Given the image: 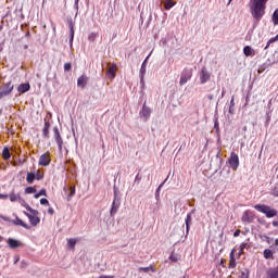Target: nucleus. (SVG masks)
<instances>
[{
	"instance_id": "obj_1",
	"label": "nucleus",
	"mask_w": 278,
	"mask_h": 278,
	"mask_svg": "<svg viewBox=\"0 0 278 278\" xmlns=\"http://www.w3.org/2000/svg\"><path fill=\"white\" fill-rule=\"evenodd\" d=\"M266 3H268V0H250V12L252 18L255 21V25H260V21L264 18L266 14Z\"/></svg>"
},
{
	"instance_id": "obj_2",
	"label": "nucleus",
	"mask_w": 278,
	"mask_h": 278,
	"mask_svg": "<svg viewBox=\"0 0 278 278\" xmlns=\"http://www.w3.org/2000/svg\"><path fill=\"white\" fill-rule=\"evenodd\" d=\"M254 210H256V212H261V214H265L266 218H275L278 214L277 210L266 204H255Z\"/></svg>"
},
{
	"instance_id": "obj_3",
	"label": "nucleus",
	"mask_w": 278,
	"mask_h": 278,
	"mask_svg": "<svg viewBox=\"0 0 278 278\" xmlns=\"http://www.w3.org/2000/svg\"><path fill=\"white\" fill-rule=\"evenodd\" d=\"M12 90H14V85H12L11 81L3 84V86L0 88V99L11 94Z\"/></svg>"
},
{
	"instance_id": "obj_4",
	"label": "nucleus",
	"mask_w": 278,
	"mask_h": 278,
	"mask_svg": "<svg viewBox=\"0 0 278 278\" xmlns=\"http://www.w3.org/2000/svg\"><path fill=\"white\" fill-rule=\"evenodd\" d=\"M241 220L247 225H251V223L255 220V213H253L251 210L244 211L241 216Z\"/></svg>"
},
{
	"instance_id": "obj_5",
	"label": "nucleus",
	"mask_w": 278,
	"mask_h": 278,
	"mask_svg": "<svg viewBox=\"0 0 278 278\" xmlns=\"http://www.w3.org/2000/svg\"><path fill=\"white\" fill-rule=\"evenodd\" d=\"M228 164L232 170H238V166H240V157L235 152H231L230 157L228 159Z\"/></svg>"
},
{
	"instance_id": "obj_6",
	"label": "nucleus",
	"mask_w": 278,
	"mask_h": 278,
	"mask_svg": "<svg viewBox=\"0 0 278 278\" xmlns=\"http://www.w3.org/2000/svg\"><path fill=\"white\" fill-rule=\"evenodd\" d=\"M53 134H54V140L59 147V151H62V144H64V141L62 140V135H60V129L58 127H54Z\"/></svg>"
},
{
	"instance_id": "obj_7",
	"label": "nucleus",
	"mask_w": 278,
	"mask_h": 278,
	"mask_svg": "<svg viewBox=\"0 0 278 278\" xmlns=\"http://www.w3.org/2000/svg\"><path fill=\"white\" fill-rule=\"evenodd\" d=\"M25 216H27L30 225H33V227H36V225H38L40 223V217H37V215L34 214H29L27 212L24 211Z\"/></svg>"
},
{
	"instance_id": "obj_8",
	"label": "nucleus",
	"mask_w": 278,
	"mask_h": 278,
	"mask_svg": "<svg viewBox=\"0 0 278 278\" xmlns=\"http://www.w3.org/2000/svg\"><path fill=\"white\" fill-rule=\"evenodd\" d=\"M68 28H70V45L73 46V40L75 38V22L73 20H68Z\"/></svg>"
},
{
	"instance_id": "obj_9",
	"label": "nucleus",
	"mask_w": 278,
	"mask_h": 278,
	"mask_svg": "<svg viewBox=\"0 0 278 278\" xmlns=\"http://www.w3.org/2000/svg\"><path fill=\"white\" fill-rule=\"evenodd\" d=\"M51 164V156L49 154H42L39 157V166H49Z\"/></svg>"
},
{
	"instance_id": "obj_10",
	"label": "nucleus",
	"mask_w": 278,
	"mask_h": 278,
	"mask_svg": "<svg viewBox=\"0 0 278 278\" xmlns=\"http://www.w3.org/2000/svg\"><path fill=\"white\" fill-rule=\"evenodd\" d=\"M140 116L146 118V121H148L150 118V116H151V109L149 106H147V103L143 104L142 110L140 112Z\"/></svg>"
},
{
	"instance_id": "obj_11",
	"label": "nucleus",
	"mask_w": 278,
	"mask_h": 278,
	"mask_svg": "<svg viewBox=\"0 0 278 278\" xmlns=\"http://www.w3.org/2000/svg\"><path fill=\"white\" fill-rule=\"evenodd\" d=\"M88 84V77L86 75H81L78 79H77V86L78 88H86Z\"/></svg>"
},
{
	"instance_id": "obj_12",
	"label": "nucleus",
	"mask_w": 278,
	"mask_h": 278,
	"mask_svg": "<svg viewBox=\"0 0 278 278\" xmlns=\"http://www.w3.org/2000/svg\"><path fill=\"white\" fill-rule=\"evenodd\" d=\"M29 83H24V84H21L18 87H17V92H21V94H25V92H29Z\"/></svg>"
},
{
	"instance_id": "obj_13",
	"label": "nucleus",
	"mask_w": 278,
	"mask_h": 278,
	"mask_svg": "<svg viewBox=\"0 0 278 278\" xmlns=\"http://www.w3.org/2000/svg\"><path fill=\"white\" fill-rule=\"evenodd\" d=\"M7 242L10 249H18L21 247V242L16 239L9 238Z\"/></svg>"
},
{
	"instance_id": "obj_14",
	"label": "nucleus",
	"mask_w": 278,
	"mask_h": 278,
	"mask_svg": "<svg viewBox=\"0 0 278 278\" xmlns=\"http://www.w3.org/2000/svg\"><path fill=\"white\" fill-rule=\"evenodd\" d=\"M243 53L247 58H251V56L255 55V50H253V48H251V46H245L243 48Z\"/></svg>"
},
{
	"instance_id": "obj_15",
	"label": "nucleus",
	"mask_w": 278,
	"mask_h": 278,
	"mask_svg": "<svg viewBox=\"0 0 278 278\" xmlns=\"http://www.w3.org/2000/svg\"><path fill=\"white\" fill-rule=\"evenodd\" d=\"M210 72L202 71L200 75L201 84H206L207 81H210Z\"/></svg>"
},
{
	"instance_id": "obj_16",
	"label": "nucleus",
	"mask_w": 278,
	"mask_h": 278,
	"mask_svg": "<svg viewBox=\"0 0 278 278\" xmlns=\"http://www.w3.org/2000/svg\"><path fill=\"white\" fill-rule=\"evenodd\" d=\"M192 72H189L187 74H182L180 77V86H184L185 84H188V80L191 79Z\"/></svg>"
},
{
	"instance_id": "obj_17",
	"label": "nucleus",
	"mask_w": 278,
	"mask_h": 278,
	"mask_svg": "<svg viewBox=\"0 0 278 278\" xmlns=\"http://www.w3.org/2000/svg\"><path fill=\"white\" fill-rule=\"evenodd\" d=\"M267 276L269 278H278V266L269 268L267 270Z\"/></svg>"
},
{
	"instance_id": "obj_18",
	"label": "nucleus",
	"mask_w": 278,
	"mask_h": 278,
	"mask_svg": "<svg viewBox=\"0 0 278 278\" xmlns=\"http://www.w3.org/2000/svg\"><path fill=\"white\" fill-rule=\"evenodd\" d=\"M51 127V124L49 122H47V119H45V125L42 128V136L43 138H49V129Z\"/></svg>"
},
{
	"instance_id": "obj_19",
	"label": "nucleus",
	"mask_w": 278,
	"mask_h": 278,
	"mask_svg": "<svg viewBox=\"0 0 278 278\" xmlns=\"http://www.w3.org/2000/svg\"><path fill=\"white\" fill-rule=\"evenodd\" d=\"M13 225H17L20 227H24V229H29V225H27L25 222H23L21 218L16 217L13 220Z\"/></svg>"
},
{
	"instance_id": "obj_20",
	"label": "nucleus",
	"mask_w": 278,
	"mask_h": 278,
	"mask_svg": "<svg viewBox=\"0 0 278 278\" xmlns=\"http://www.w3.org/2000/svg\"><path fill=\"white\" fill-rule=\"evenodd\" d=\"M273 255H275V253L270 249H265L263 252V256L265 257V260H273Z\"/></svg>"
},
{
	"instance_id": "obj_21",
	"label": "nucleus",
	"mask_w": 278,
	"mask_h": 278,
	"mask_svg": "<svg viewBox=\"0 0 278 278\" xmlns=\"http://www.w3.org/2000/svg\"><path fill=\"white\" fill-rule=\"evenodd\" d=\"M35 179H36V173L34 172L27 173V176H26L27 184H34Z\"/></svg>"
},
{
	"instance_id": "obj_22",
	"label": "nucleus",
	"mask_w": 278,
	"mask_h": 278,
	"mask_svg": "<svg viewBox=\"0 0 278 278\" xmlns=\"http://www.w3.org/2000/svg\"><path fill=\"white\" fill-rule=\"evenodd\" d=\"M9 199L12 203H16V201H20L21 194H16L14 192L9 194Z\"/></svg>"
},
{
	"instance_id": "obj_23",
	"label": "nucleus",
	"mask_w": 278,
	"mask_h": 278,
	"mask_svg": "<svg viewBox=\"0 0 278 278\" xmlns=\"http://www.w3.org/2000/svg\"><path fill=\"white\" fill-rule=\"evenodd\" d=\"M176 3L177 2L173 0H165L164 8L165 10H170L172 8H174V5H176Z\"/></svg>"
},
{
	"instance_id": "obj_24",
	"label": "nucleus",
	"mask_w": 278,
	"mask_h": 278,
	"mask_svg": "<svg viewBox=\"0 0 278 278\" xmlns=\"http://www.w3.org/2000/svg\"><path fill=\"white\" fill-rule=\"evenodd\" d=\"M149 270H151V273H155V268L153 267V265H150L148 267H139V273H149Z\"/></svg>"
},
{
	"instance_id": "obj_25",
	"label": "nucleus",
	"mask_w": 278,
	"mask_h": 278,
	"mask_svg": "<svg viewBox=\"0 0 278 278\" xmlns=\"http://www.w3.org/2000/svg\"><path fill=\"white\" fill-rule=\"evenodd\" d=\"M2 157H3V160H10V157H12V155L10 154V149L9 148H3Z\"/></svg>"
},
{
	"instance_id": "obj_26",
	"label": "nucleus",
	"mask_w": 278,
	"mask_h": 278,
	"mask_svg": "<svg viewBox=\"0 0 278 278\" xmlns=\"http://www.w3.org/2000/svg\"><path fill=\"white\" fill-rule=\"evenodd\" d=\"M190 225H192V216L190 214L187 215L186 218V229H187V233L188 231H190Z\"/></svg>"
},
{
	"instance_id": "obj_27",
	"label": "nucleus",
	"mask_w": 278,
	"mask_h": 278,
	"mask_svg": "<svg viewBox=\"0 0 278 278\" xmlns=\"http://www.w3.org/2000/svg\"><path fill=\"white\" fill-rule=\"evenodd\" d=\"M118 206H119V203L116 202V200L113 201V204H112V208H111V214L114 215L116 214V212H118Z\"/></svg>"
},
{
	"instance_id": "obj_28",
	"label": "nucleus",
	"mask_w": 278,
	"mask_h": 278,
	"mask_svg": "<svg viewBox=\"0 0 278 278\" xmlns=\"http://www.w3.org/2000/svg\"><path fill=\"white\" fill-rule=\"evenodd\" d=\"M25 208H26L27 212H29L30 214H34V216H38V211L31 208V206H29V204H25Z\"/></svg>"
},
{
	"instance_id": "obj_29",
	"label": "nucleus",
	"mask_w": 278,
	"mask_h": 278,
	"mask_svg": "<svg viewBox=\"0 0 278 278\" xmlns=\"http://www.w3.org/2000/svg\"><path fill=\"white\" fill-rule=\"evenodd\" d=\"M278 41V35H276L274 38H270L268 41H267V45L265 47V50L268 49V47H270V45H273V42H277Z\"/></svg>"
},
{
	"instance_id": "obj_30",
	"label": "nucleus",
	"mask_w": 278,
	"mask_h": 278,
	"mask_svg": "<svg viewBox=\"0 0 278 278\" xmlns=\"http://www.w3.org/2000/svg\"><path fill=\"white\" fill-rule=\"evenodd\" d=\"M73 197H75V186H72L70 188V193L67 195V201H71V199H73Z\"/></svg>"
},
{
	"instance_id": "obj_31",
	"label": "nucleus",
	"mask_w": 278,
	"mask_h": 278,
	"mask_svg": "<svg viewBox=\"0 0 278 278\" xmlns=\"http://www.w3.org/2000/svg\"><path fill=\"white\" fill-rule=\"evenodd\" d=\"M40 197H47V190L41 189L38 193L35 194L36 199H40Z\"/></svg>"
},
{
	"instance_id": "obj_32",
	"label": "nucleus",
	"mask_w": 278,
	"mask_h": 278,
	"mask_svg": "<svg viewBox=\"0 0 278 278\" xmlns=\"http://www.w3.org/2000/svg\"><path fill=\"white\" fill-rule=\"evenodd\" d=\"M271 194H273V197H278V184H275L271 187Z\"/></svg>"
},
{
	"instance_id": "obj_33",
	"label": "nucleus",
	"mask_w": 278,
	"mask_h": 278,
	"mask_svg": "<svg viewBox=\"0 0 278 278\" xmlns=\"http://www.w3.org/2000/svg\"><path fill=\"white\" fill-rule=\"evenodd\" d=\"M105 77H109L110 79H114V77H116V72L114 71H108L105 73Z\"/></svg>"
},
{
	"instance_id": "obj_34",
	"label": "nucleus",
	"mask_w": 278,
	"mask_h": 278,
	"mask_svg": "<svg viewBox=\"0 0 278 278\" xmlns=\"http://www.w3.org/2000/svg\"><path fill=\"white\" fill-rule=\"evenodd\" d=\"M273 23H274V25L278 24V9H276L273 14Z\"/></svg>"
},
{
	"instance_id": "obj_35",
	"label": "nucleus",
	"mask_w": 278,
	"mask_h": 278,
	"mask_svg": "<svg viewBox=\"0 0 278 278\" xmlns=\"http://www.w3.org/2000/svg\"><path fill=\"white\" fill-rule=\"evenodd\" d=\"M67 244L68 247H71V249H75V244H77V239H68Z\"/></svg>"
},
{
	"instance_id": "obj_36",
	"label": "nucleus",
	"mask_w": 278,
	"mask_h": 278,
	"mask_svg": "<svg viewBox=\"0 0 278 278\" xmlns=\"http://www.w3.org/2000/svg\"><path fill=\"white\" fill-rule=\"evenodd\" d=\"M35 192H36V188H34V187H27L25 189L26 194H35Z\"/></svg>"
},
{
	"instance_id": "obj_37",
	"label": "nucleus",
	"mask_w": 278,
	"mask_h": 278,
	"mask_svg": "<svg viewBox=\"0 0 278 278\" xmlns=\"http://www.w3.org/2000/svg\"><path fill=\"white\" fill-rule=\"evenodd\" d=\"M88 40L90 42H94V40H97V33H90L88 36Z\"/></svg>"
},
{
	"instance_id": "obj_38",
	"label": "nucleus",
	"mask_w": 278,
	"mask_h": 278,
	"mask_svg": "<svg viewBox=\"0 0 278 278\" xmlns=\"http://www.w3.org/2000/svg\"><path fill=\"white\" fill-rule=\"evenodd\" d=\"M233 108H236V102L233 101V98H232L230 101L229 114H233Z\"/></svg>"
},
{
	"instance_id": "obj_39",
	"label": "nucleus",
	"mask_w": 278,
	"mask_h": 278,
	"mask_svg": "<svg viewBox=\"0 0 278 278\" xmlns=\"http://www.w3.org/2000/svg\"><path fill=\"white\" fill-rule=\"evenodd\" d=\"M228 267L229 268H235L236 267V257L230 258Z\"/></svg>"
},
{
	"instance_id": "obj_40",
	"label": "nucleus",
	"mask_w": 278,
	"mask_h": 278,
	"mask_svg": "<svg viewBox=\"0 0 278 278\" xmlns=\"http://www.w3.org/2000/svg\"><path fill=\"white\" fill-rule=\"evenodd\" d=\"M239 278H249V269H244L243 271H241Z\"/></svg>"
},
{
	"instance_id": "obj_41",
	"label": "nucleus",
	"mask_w": 278,
	"mask_h": 278,
	"mask_svg": "<svg viewBox=\"0 0 278 278\" xmlns=\"http://www.w3.org/2000/svg\"><path fill=\"white\" fill-rule=\"evenodd\" d=\"M35 179H37V181H40V179H45V175L43 174H35Z\"/></svg>"
},
{
	"instance_id": "obj_42",
	"label": "nucleus",
	"mask_w": 278,
	"mask_h": 278,
	"mask_svg": "<svg viewBox=\"0 0 278 278\" xmlns=\"http://www.w3.org/2000/svg\"><path fill=\"white\" fill-rule=\"evenodd\" d=\"M140 77H141L140 84L141 86H144V72L140 73Z\"/></svg>"
},
{
	"instance_id": "obj_43",
	"label": "nucleus",
	"mask_w": 278,
	"mask_h": 278,
	"mask_svg": "<svg viewBox=\"0 0 278 278\" xmlns=\"http://www.w3.org/2000/svg\"><path fill=\"white\" fill-rule=\"evenodd\" d=\"M40 204L41 205H49V200L43 198V199L40 200Z\"/></svg>"
},
{
	"instance_id": "obj_44",
	"label": "nucleus",
	"mask_w": 278,
	"mask_h": 278,
	"mask_svg": "<svg viewBox=\"0 0 278 278\" xmlns=\"http://www.w3.org/2000/svg\"><path fill=\"white\" fill-rule=\"evenodd\" d=\"M244 249H247V243H242L240 245V254H242L244 252Z\"/></svg>"
},
{
	"instance_id": "obj_45",
	"label": "nucleus",
	"mask_w": 278,
	"mask_h": 278,
	"mask_svg": "<svg viewBox=\"0 0 278 278\" xmlns=\"http://www.w3.org/2000/svg\"><path fill=\"white\" fill-rule=\"evenodd\" d=\"M18 203H21V205H23V207H25V205H27V202H25V200H23V198H20Z\"/></svg>"
},
{
	"instance_id": "obj_46",
	"label": "nucleus",
	"mask_w": 278,
	"mask_h": 278,
	"mask_svg": "<svg viewBox=\"0 0 278 278\" xmlns=\"http://www.w3.org/2000/svg\"><path fill=\"white\" fill-rule=\"evenodd\" d=\"M64 71H71V63L64 64Z\"/></svg>"
},
{
	"instance_id": "obj_47",
	"label": "nucleus",
	"mask_w": 278,
	"mask_h": 278,
	"mask_svg": "<svg viewBox=\"0 0 278 278\" xmlns=\"http://www.w3.org/2000/svg\"><path fill=\"white\" fill-rule=\"evenodd\" d=\"M238 236H240V229H238V230H236V231L233 232V237H235V238H238Z\"/></svg>"
},
{
	"instance_id": "obj_48",
	"label": "nucleus",
	"mask_w": 278,
	"mask_h": 278,
	"mask_svg": "<svg viewBox=\"0 0 278 278\" xmlns=\"http://www.w3.org/2000/svg\"><path fill=\"white\" fill-rule=\"evenodd\" d=\"M140 180H141V178H140V174H137V175H136V178H135V181L140 182Z\"/></svg>"
},
{
	"instance_id": "obj_49",
	"label": "nucleus",
	"mask_w": 278,
	"mask_h": 278,
	"mask_svg": "<svg viewBox=\"0 0 278 278\" xmlns=\"http://www.w3.org/2000/svg\"><path fill=\"white\" fill-rule=\"evenodd\" d=\"M264 238H265L266 242H267L268 244H270V237L264 236Z\"/></svg>"
},
{
	"instance_id": "obj_50",
	"label": "nucleus",
	"mask_w": 278,
	"mask_h": 278,
	"mask_svg": "<svg viewBox=\"0 0 278 278\" xmlns=\"http://www.w3.org/2000/svg\"><path fill=\"white\" fill-rule=\"evenodd\" d=\"M0 199H8V194L0 193Z\"/></svg>"
},
{
	"instance_id": "obj_51",
	"label": "nucleus",
	"mask_w": 278,
	"mask_h": 278,
	"mask_svg": "<svg viewBox=\"0 0 278 278\" xmlns=\"http://www.w3.org/2000/svg\"><path fill=\"white\" fill-rule=\"evenodd\" d=\"M0 218H2V220H10V218H8L7 216H3L0 214Z\"/></svg>"
},
{
	"instance_id": "obj_52",
	"label": "nucleus",
	"mask_w": 278,
	"mask_h": 278,
	"mask_svg": "<svg viewBox=\"0 0 278 278\" xmlns=\"http://www.w3.org/2000/svg\"><path fill=\"white\" fill-rule=\"evenodd\" d=\"M53 213H54L53 208H48V214L53 215Z\"/></svg>"
},
{
	"instance_id": "obj_53",
	"label": "nucleus",
	"mask_w": 278,
	"mask_h": 278,
	"mask_svg": "<svg viewBox=\"0 0 278 278\" xmlns=\"http://www.w3.org/2000/svg\"><path fill=\"white\" fill-rule=\"evenodd\" d=\"M116 68V65H113L112 67L109 68V71H114Z\"/></svg>"
},
{
	"instance_id": "obj_54",
	"label": "nucleus",
	"mask_w": 278,
	"mask_h": 278,
	"mask_svg": "<svg viewBox=\"0 0 278 278\" xmlns=\"http://www.w3.org/2000/svg\"><path fill=\"white\" fill-rule=\"evenodd\" d=\"M231 257H236L233 254V250L230 252V260H231Z\"/></svg>"
},
{
	"instance_id": "obj_55",
	"label": "nucleus",
	"mask_w": 278,
	"mask_h": 278,
	"mask_svg": "<svg viewBox=\"0 0 278 278\" xmlns=\"http://www.w3.org/2000/svg\"><path fill=\"white\" fill-rule=\"evenodd\" d=\"M169 260H173V262H177V258L170 256Z\"/></svg>"
},
{
	"instance_id": "obj_56",
	"label": "nucleus",
	"mask_w": 278,
	"mask_h": 278,
	"mask_svg": "<svg viewBox=\"0 0 278 278\" xmlns=\"http://www.w3.org/2000/svg\"><path fill=\"white\" fill-rule=\"evenodd\" d=\"M273 226L277 227L278 226L277 222H273Z\"/></svg>"
},
{
	"instance_id": "obj_57",
	"label": "nucleus",
	"mask_w": 278,
	"mask_h": 278,
	"mask_svg": "<svg viewBox=\"0 0 278 278\" xmlns=\"http://www.w3.org/2000/svg\"><path fill=\"white\" fill-rule=\"evenodd\" d=\"M275 245L278 247V239H275Z\"/></svg>"
},
{
	"instance_id": "obj_58",
	"label": "nucleus",
	"mask_w": 278,
	"mask_h": 278,
	"mask_svg": "<svg viewBox=\"0 0 278 278\" xmlns=\"http://www.w3.org/2000/svg\"><path fill=\"white\" fill-rule=\"evenodd\" d=\"M245 102H247V103H249V96H247V98H245Z\"/></svg>"
},
{
	"instance_id": "obj_59",
	"label": "nucleus",
	"mask_w": 278,
	"mask_h": 278,
	"mask_svg": "<svg viewBox=\"0 0 278 278\" xmlns=\"http://www.w3.org/2000/svg\"><path fill=\"white\" fill-rule=\"evenodd\" d=\"M247 105H249V102H245L244 108H247Z\"/></svg>"
},
{
	"instance_id": "obj_60",
	"label": "nucleus",
	"mask_w": 278,
	"mask_h": 278,
	"mask_svg": "<svg viewBox=\"0 0 278 278\" xmlns=\"http://www.w3.org/2000/svg\"><path fill=\"white\" fill-rule=\"evenodd\" d=\"M162 188V185H159V189L157 190H160Z\"/></svg>"
},
{
	"instance_id": "obj_61",
	"label": "nucleus",
	"mask_w": 278,
	"mask_h": 278,
	"mask_svg": "<svg viewBox=\"0 0 278 278\" xmlns=\"http://www.w3.org/2000/svg\"><path fill=\"white\" fill-rule=\"evenodd\" d=\"M162 188V185H159V189L157 190H160Z\"/></svg>"
},
{
	"instance_id": "obj_62",
	"label": "nucleus",
	"mask_w": 278,
	"mask_h": 278,
	"mask_svg": "<svg viewBox=\"0 0 278 278\" xmlns=\"http://www.w3.org/2000/svg\"><path fill=\"white\" fill-rule=\"evenodd\" d=\"M146 62H147V59H146V61L143 62V64H146Z\"/></svg>"
},
{
	"instance_id": "obj_63",
	"label": "nucleus",
	"mask_w": 278,
	"mask_h": 278,
	"mask_svg": "<svg viewBox=\"0 0 278 278\" xmlns=\"http://www.w3.org/2000/svg\"><path fill=\"white\" fill-rule=\"evenodd\" d=\"M228 3H231V0H229V2Z\"/></svg>"
},
{
	"instance_id": "obj_64",
	"label": "nucleus",
	"mask_w": 278,
	"mask_h": 278,
	"mask_svg": "<svg viewBox=\"0 0 278 278\" xmlns=\"http://www.w3.org/2000/svg\"><path fill=\"white\" fill-rule=\"evenodd\" d=\"M79 0H76V3L78 2Z\"/></svg>"
}]
</instances>
